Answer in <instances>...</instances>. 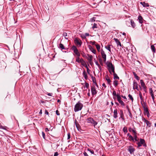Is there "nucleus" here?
Wrapping results in <instances>:
<instances>
[{
    "instance_id": "6e6552de",
    "label": "nucleus",
    "mask_w": 156,
    "mask_h": 156,
    "mask_svg": "<svg viewBox=\"0 0 156 156\" xmlns=\"http://www.w3.org/2000/svg\"><path fill=\"white\" fill-rule=\"evenodd\" d=\"M75 43L77 46H80L82 44V42L81 40L77 38H75L74 40Z\"/></svg>"
},
{
    "instance_id": "a18cd8bd",
    "label": "nucleus",
    "mask_w": 156,
    "mask_h": 156,
    "mask_svg": "<svg viewBox=\"0 0 156 156\" xmlns=\"http://www.w3.org/2000/svg\"><path fill=\"white\" fill-rule=\"evenodd\" d=\"M86 67L87 68V73L89 74H90V70H89V68L87 67V66L86 65Z\"/></svg>"
},
{
    "instance_id": "bb28decb",
    "label": "nucleus",
    "mask_w": 156,
    "mask_h": 156,
    "mask_svg": "<svg viewBox=\"0 0 156 156\" xmlns=\"http://www.w3.org/2000/svg\"><path fill=\"white\" fill-rule=\"evenodd\" d=\"M93 58V56L91 55H88V61L89 62H90L92 60V58Z\"/></svg>"
},
{
    "instance_id": "774afa93",
    "label": "nucleus",
    "mask_w": 156,
    "mask_h": 156,
    "mask_svg": "<svg viewBox=\"0 0 156 156\" xmlns=\"http://www.w3.org/2000/svg\"><path fill=\"white\" fill-rule=\"evenodd\" d=\"M85 35L86 36H89V34H88V33H86L85 34Z\"/></svg>"
},
{
    "instance_id": "6e6d98bb",
    "label": "nucleus",
    "mask_w": 156,
    "mask_h": 156,
    "mask_svg": "<svg viewBox=\"0 0 156 156\" xmlns=\"http://www.w3.org/2000/svg\"><path fill=\"white\" fill-rule=\"evenodd\" d=\"M95 43V41H90V44H92V45H94Z\"/></svg>"
},
{
    "instance_id": "4d7b16f0",
    "label": "nucleus",
    "mask_w": 156,
    "mask_h": 156,
    "mask_svg": "<svg viewBox=\"0 0 156 156\" xmlns=\"http://www.w3.org/2000/svg\"><path fill=\"white\" fill-rule=\"evenodd\" d=\"M49 96H51L52 95V93H49L47 94Z\"/></svg>"
},
{
    "instance_id": "052dcab7",
    "label": "nucleus",
    "mask_w": 156,
    "mask_h": 156,
    "mask_svg": "<svg viewBox=\"0 0 156 156\" xmlns=\"http://www.w3.org/2000/svg\"><path fill=\"white\" fill-rule=\"evenodd\" d=\"M45 114H46L47 115H48V114H49L48 112L46 110L45 111Z\"/></svg>"
},
{
    "instance_id": "f704fd0d",
    "label": "nucleus",
    "mask_w": 156,
    "mask_h": 156,
    "mask_svg": "<svg viewBox=\"0 0 156 156\" xmlns=\"http://www.w3.org/2000/svg\"><path fill=\"white\" fill-rule=\"evenodd\" d=\"M76 128H77L78 130L80 131H81V130H82L80 128V126L78 125H77L76 124Z\"/></svg>"
},
{
    "instance_id": "09e8293b",
    "label": "nucleus",
    "mask_w": 156,
    "mask_h": 156,
    "mask_svg": "<svg viewBox=\"0 0 156 156\" xmlns=\"http://www.w3.org/2000/svg\"><path fill=\"white\" fill-rule=\"evenodd\" d=\"M112 94L114 96H117V94H116V92L114 90L113 91Z\"/></svg>"
},
{
    "instance_id": "473e14b6",
    "label": "nucleus",
    "mask_w": 156,
    "mask_h": 156,
    "mask_svg": "<svg viewBox=\"0 0 156 156\" xmlns=\"http://www.w3.org/2000/svg\"><path fill=\"white\" fill-rule=\"evenodd\" d=\"M114 75V79H119V77L117 76V75L115 73V72L113 73Z\"/></svg>"
},
{
    "instance_id": "9d476101",
    "label": "nucleus",
    "mask_w": 156,
    "mask_h": 156,
    "mask_svg": "<svg viewBox=\"0 0 156 156\" xmlns=\"http://www.w3.org/2000/svg\"><path fill=\"white\" fill-rule=\"evenodd\" d=\"M101 53L102 57L104 59V62H105L106 61V55L105 54L104 51L102 50L101 51Z\"/></svg>"
},
{
    "instance_id": "de8ad7c7",
    "label": "nucleus",
    "mask_w": 156,
    "mask_h": 156,
    "mask_svg": "<svg viewBox=\"0 0 156 156\" xmlns=\"http://www.w3.org/2000/svg\"><path fill=\"white\" fill-rule=\"evenodd\" d=\"M42 136H43V138L45 139V134L43 132H42Z\"/></svg>"
},
{
    "instance_id": "393cba45",
    "label": "nucleus",
    "mask_w": 156,
    "mask_h": 156,
    "mask_svg": "<svg viewBox=\"0 0 156 156\" xmlns=\"http://www.w3.org/2000/svg\"><path fill=\"white\" fill-rule=\"evenodd\" d=\"M133 73L134 76V78L137 80H139V77L135 73L133 72Z\"/></svg>"
},
{
    "instance_id": "37998d69",
    "label": "nucleus",
    "mask_w": 156,
    "mask_h": 156,
    "mask_svg": "<svg viewBox=\"0 0 156 156\" xmlns=\"http://www.w3.org/2000/svg\"><path fill=\"white\" fill-rule=\"evenodd\" d=\"M129 138L130 140L134 141V138L131 135L129 137Z\"/></svg>"
},
{
    "instance_id": "79ce46f5",
    "label": "nucleus",
    "mask_w": 156,
    "mask_h": 156,
    "mask_svg": "<svg viewBox=\"0 0 156 156\" xmlns=\"http://www.w3.org/2000/svg\"><path fill=\"white\" fill-rule=\"evenodd\" d=\"M92 27L93 29H94V28H97V24L95 23H94Z\"/></svg>"
},
{
    "instance_id": "a211bd4d",
    "label": "nucleus",
    "mask_w": 156,
    "mask_h": 156,
    "mask_svg": "<svg viewBox=\"0 0 156 156\" xmlns=\"http://www.w3.org/2000/svg\"><path fill=\"white\" fill-rule=\"evenodd\" d=\"M130 22L132 27L133 28H134L136 27V25L133 21L132 20H130Z\"/></svg>"
},
{
    "instance_id": "a19ab883",
    "label": "nucleus",
    "mask_w": 156,
    "mask_h": 156,
    "mask_svg": "<svg viewBox=\"0 0 156 156\" xmlns=\"http://www.w3.org/2000/svg\"><path fill=\"white\" fill-rule=\"evenodd\" d=\"M123 131L125 133H126L128 131L127 130V129L126 128L124 127L123 129Z\"/></svg>"
},
{
    "instance_id": "5fc2aeb1",
    "label": "nucleus",
    "mask_w": 156,
    "mask_h": 156,
    "mask_svg": "<svg viewBox=\"0 0 156 156\" xmlns=\"http://www.w3.org/2000/svg\"><path fill=\"white\" fill-rule=\"evenodd\" d=\"M58 155V152H55L54 154V156H57Z\"/></svg>"
},
{
    "instance_id": "1a4fd4ad",
    "label": "nucleus",
    "mask_w": 156,
    "mask_h": 156,
    "mask_svg": "<svg viewBox=\"0 0 156 156\" xmlns=\"http://www.w3.org/2000/svg\"><path fill=\"white\" fill-rule=\"evenodd\" d=\"M128 151L130 154H132L135 151V149L133 147L129 146L128 147Z\"/></svg>"
},
{
    "instance_id": "c9c22d12",
    "label": "nucleus",
    "mask_w": 156,
    "mask_h": 156,
    "mask_svg": "<svg viewBox=\"0 0 156 156\" xmlns=\"http://www.w3.org/2000/svg\"><path fill=\"white\" fill-rule=\"evenodd\" d=\"M151 48L152 51L154 52H155V48L154 46L153 45H151Z\"/></svg>"
},
{
    "instance_id": "f8f14e48",
    "label": "nucleus",
    "mask_w": 156,
    "mask_h": 156,
    "mask_svg": "<svg viewBox=\"0 0 156 156\" xmlns=\"http://www.w3.org/2000/svg\"><path fill=\"white\" fill-rule=\"evenodd\" d=\"M111 47H113V46L111 44H108L107 46H105V48L107 49L109 51V52H111Z\"/></svg>"
},
{
    "instance_id": "13d9d810",
    "label": "nucleus",
    "mask_w": 156,
    "mask_h": 156,
    "mask_svg": "<svg viewBox=\"0 0 156 156\" xmlns=\"http://www.w3.org/2000/svg\"><path fill=\"white\" fill-rule=\"evenodd\" d=\"M151 98H152L153 101H154V95L151 96Z\"/></svg>"
},
{
    "instance_id": "69168bd1",
    "label": "nucleus",
    "mask_w": 156,
    "mask_h": 156,
    "mask_svg": "<svg viewBox=\"0 0 156 156\" xmlns=\"http://www.w3.org/2000/svg\"><path fill=\"white\" fill-rule=\"evenodd\" d=\"M39 114H42V110L41 109L40 110V112H39Z\"/></svg>"
},
{
    "instance_id": "e2e57ef3",
    "label": "nucleus",
    "mask_w": 156,
    "mask_h": 156,
    "mask_svg": "<svg viewBox=\"0 0 156 156\" xmlns=\"http://www.w3.org/2000/svg\"><path fill=\"white\" fill-rule=\"evenodd\" d=\"M45 131L46 132L47 131H49V129L48 128H46L45 129Z\"/></svg>"
},
{
    "instance_id": "864d4df0",
    "label": "nucleus",
    "mask_w": 156,
    "mask_h": 156,
    "mask_svg": "<svg viewBox=\"0 0 156 156\" xmlns=\"http://www.w3.org/2000/svg\"><path fill=\"white\" fill-rule=\"evenodd\" d=\"M143 88L145 92H146V87L145 86V87H143Z\"/></svg>"
},
{
    "instance_id": "4c0bfd02",
    "label": "nucleus",
    "mask_w": 156,
    "mask_h": 156,
    "mask_svg": "<svg viewBox=\"0 0 156 156\" xmlns=\"http://www.w3.org/2000/svg\"><path fill=\"white\" fill-rule=\"evenodd\" d=\"M129 131L130 132H131V131H132L134 135H136V131L135 130L132 129L131 130H129Z\"/></svg>"
},
{
    "instance_id": "4be33fe9",
    "label": "nucleus",
    "mask_w": 156,
    "mask_h": 156,
    "mask_svg": "<svg viewBox=\"0 0 156 156\" xmlns=\"http://www.w3.org/2000/svg\"><path fill=\"white\" fill-rule=\"evenodd\" d=\"M83 74L85 79L87 80L88 78V76L87 73L85 71H83Z\"/></svg>"
},
{
    "instance_id": "2f4dec72",
    "label": "nucleus",
    "mask_w": 156,
    "mask_h": 156,
    "mask_svg": "<svg viewBox=\"0 0 156 156\" xmlns=\"http://www.w3.org/2000/svg\"><path fill=\"white\" fill-rule=\"evenodd\" d=\"M139 95L140 98V100H141V102H142V101H143V98H142V94H141V92H140L139 93Z\"/></svg>"
},
{
    "instance_id": "338daca9",
    "label": "nucleus",
    "mask_w": 156,
    "mask_h": 156,
    "mask_svg": "<svg viewBox=\"0 0 156 156\" xmlns=\"http://www.w3.org/2000/svg\"><path fill=\"white\" fill-rule=\"evenodd\" d=\"M0 128L5 129L3 128V127L2 126H0Z\"/></svg>"
},
{
    "instance_id": "39448f33",
    "label": "nucleus",
    "mask_w": 156,
    "mask_h": 156,
    "mask_svg": "<svg viewBox=\"0 0 156 156\" xmlns=\"http://www.w3.org/2000/svg\"><path fill=\"white\" fill-rule=\"evenodd\" d=\"M79 57L77 56L76 58V61L79 63H81L82 65H84L85 64V62L83 60V59L80 58Z\"/></svg>"
},
{
    "instance_id": "cd10ccee",
    "label": "nucleus",
    "mask_w": 156,
    "mask_h": 156,
    "mask_svg": "<svg viewBox=\"0 0 156 156\" xmlns=\"http://www.w3.org/2000/svg\"><path fill=\"white\" fill-rule=\"evenodd\" d=\"M95 45L96 46V48L98 51H100V46L99 44H96Z\"/></svg>"
},
{
    "instance_id": "603ef678",
    "label": "nucleus",
    "mask_w": 156,
    "mask_h": 156,
    "mask_svg": "<svg viewBox=\"0 0 156 156\" xmlns=\"http://www.w3.org/2000/svg\"><path fill=\"white\" fill-rule=\"evenodd\" d=\"M83 154H84V156H89V155L87 154V153L86 152H84L83 153Z\"/></svg>"
},
{
    "instance_id": "0e129e2a",
    "label": "nucleus",
    "mask_w": 156,
    "mask_h": 156,
    "mask_svg": "<svg viewBox=\"0 0 156 156\" xmlns=\"http://www.w3.org/2000/svg\"><path fill=\"white\" fill-rule=\"evenodd\" d=\"M122 97L124 99H126V96H122Z\"/></svg>"
},
{
    "instance_id": "3c124183",
    "label": "nucleus",
    "mask_w": 156,
    "mask_h": 156,
    "mask_svg": "<svg viewBox=\"0 0 156 156\" xmlns=\"http://www.w3.org/2000/svg\"><path fill=\"white\" fill-rule=\"evenodd\" d=\"M56 115H60V113H59V112L58 110H57L56 111Z\"/></svg>"
},
{
    "instance_id": "f3484780",
    "label": "nucleus",
    "mask_w": 156,
    "mask_h": 156,
    "mask_svg": "<svg viewBox=\"0 0 156 156\" xmlns=\"http://www.w3.org/2000/svg\"><path fill=\"white\" fill-rule=\"evenodd\" d=\"M91 79H92V81H93V83H94L95 84L97 87H98V85H97V83H96V78H95V77H94V76H91Z\"/></svg>"
},
{
    "instance_id": "2eb2a0df",
    "label": "nucleus",
    "mask_w": 156,
    "mask_h": 156,
    "mask_svg": "<svg viewBox=\"0 0 156 156\" xmlns=\"http://www.w3.org/2000/svg\"><path fill=\"white\" fill-rule=\"evenodd\" d=\"M138 88V87L137 83L136 82H134L133 83V89H136L137 90Z\"/></svg>"
},
{
    "instance_id": "f03ea898",
    "label": "nucleus",
    "mask_w": 156,
    "mask_h": 156,
    "mask_svg": "<svg viewBox=\"0 0 156 156\" xmlns=\"http://www.w3.org/2000/svg\"><path fill=\"white\" fill-rule=\"evenodd\" d=\"M107 66L108 68V71L110 73H111V71L113 73L115 72L114 67L111 62H109L107 64Z\"/></svg>"
},
{
    "instance_id": "8fccbe9b",
    "label": "nucleus",
    "mask_w": 156,
    "mask_h": 156,
    "mask_svg": "<svg viewBox=\"0 0 156 156\" xmlns=\"http://www.w3.org/2000/svg\"><path fill=\"white\" fill-rule=\"evenodd\" d=\"M70 138V133L67 134V139H69Z\"/></svg>"
},
{
    "instance_id": "5701e85b",
    "label": "nucleus",
    "mask_w": 156,
    "mask_h": 156,
    "mask_svg": "<svg viewBox=\"0 0 156 156\" xmlns=\"http://www.w3.org/2000/svg\"><path fill=\"white\" fill-rule=\"evenodd\" d=\"M145 122H146L147 126L149 127H150L151 126V123L148 120H145Z\"/></svg>"
},
{
    "instance_id": "4468645a",
    "label": "nucleus",
    "mask_w": 156,
    "mask_h": 156,
    "mask_svg": "<svg viewBox=\"0 0 156 156\" xmlns=\"http://www.w3.org/2000/svg\"><path fill=\"white\" fill-rule=\"evenodd\" d=\"M118 112L117 111L116 109L114 111V115L113 117L115 119H116L117 117Z\"/></svg>"
},
{
    "instance_id": "0eeeda50",
    "label": "nucleus",
    "mask_w": 156,
    "mask_h": 156,
    "mask_svg": "<svg viewBox=\"0 0 156 156\" xmlns=\"http://www.w3.org/2000/svg\"><path fill=\"white\" fill-rule=\"evenodd\" d=\"M117 98L119 102L122 106H125V104L121 100V98L119 94H117Z\"/></svg>"
},
{
    "instance_id": "412c9836",
    "label": "nucleus",
    "mask_w": 156,
    "mask_h": 156,
    "mask_svg": "<svg viewBox=\"0 0 156 156\" xmlns=\"http://www.w3.org/2000/svg\"><path fill=\"white\" fill-rule=\"evenodd\" d=\"M90 50L94 54H96V51L91 46L89 47Z\"/></svg>"
},
{
    "instance_id": "423d86ee",
    "label": "nucleus",
    "mask_w": 156,
    "mask_h": 156,
    "mask_svg": "<svg viewBox=\"0 0 156 156\" xmlns=\"http://www.w3.org/2000/svg\"><path fill=\"white\" fill-rule=\"evenodd\" d=\"M117 98L119 102L122 106H125V104L121 100V98L119 94H117Z\"/></svg>"
},
{
    "instance_id": "6ab92c4d",
    "label": "nucleus",
    "mask_w": 156,
    "mask_h": 156,
    "mask_svg": "<svg viewBox=\"0 0 156 156\" xmlns=\"http://www.w3.org/2000/svg\"><path fill=\"white\" fill-rule=\"evenodd\" d=\"M138 19L139 21V22L140 23H142L143 22V18L142 17V16H138Z\"/></svg>"
},
{
    "instance_id": "20e7f679",
    "label": "nucleus",
    "mask_w": 156,
    "mask_h": 156,
    "mask_svg": "<svg viewBox=\"0 0 156 156\" xmlns=\"http://www.w3.org/2000/svg\"><path fill=\"white\" fill-rule=\"evenodd\" d=\"M72 49L73 51L74 52L77 56H80V54L78 51V49L75 46H73L72 47Z\"/></svg>"
},
{
    "instance_id": "c85d7f7f",
    "label": "nucleus",
    "mask_w": 156,
    "mask_h": 156,
    "mask_svg": "<svg viewBox=\"0 0 156 156\" xmlns=\"http://www.w3.org/2000/svg\"><path fill=\"white\" fill-rule=\"evenodd\" d=\"M149 93L151 96L154 95V94L153 93V91L151 88H150L149 89Z\"/></svg>"
},
{
    "instance_id": "f257e3e1",
    "label": "nucleus",
    "mask_w": 156,
    "mask_h": 156,
    "mask_svg": "<svg viewBox=\"0 0 156 156\" xmlns=\"http://www.w3.org/2000/svg\"><path fill=\"white\" fill-rule=\"evenodd\" d=\"M83 107V104L80 101L77 103L75 105L74 108V111L77 112L81 110Z\"/></svg>"
},
{
    "instance_id": "7c9ffc66",
    "label": "nucleus",
    "mask_w": 156,
    "mask_h": 156,
    "mask_svg": "<svg viewBox=\"0 0 156 156\" xmlns=\"http://www.w3.org/2000/svg\"><path fill=\"white\" fill-rule=\"evenodd\" d=\"M97 123H98L97 122L95 121L94 120H93V121L91 123V124H93L94 127L97 124Z\"/></svg>"
},
{
    "instance_id": "a878e982",
    "label": "nucleus",
    "mask_w": 156,
    "mask_h": 156,
    "mask_svg": "<svg viewBox=\"0 0 156 156\" xmlns=\"http://www.w3.org/2000/svg\"><path fill=\"white\" fill-rule=\"evenodd\" d=\"M93 119L91 118H88L87 119V122L88 123H92V122L93 121Z\"/></svg>"
},
{
    "instance_id": "7ed1b4c3",
    "label": "nucleus",
    "mask_w": 156,
    "mask_h": 156,
    "mask_svg": "<svg viewBox=\"0 0 156 156\" xmlns=\"http://www.w3.org/2000/svg\"><path fill=\"white\" fill-rule=\"evenodd\" d=\"M145 141L144 140L142 139H140V141L137 143V147L140 148L139 147H141L142 144L144 147L146 146V144H145Z\"/></svg>"
},
{
    "instance_id": "b1692460",
    "label": "nucleus",
    "mask_w": 156,
    "mask_h": 156,
    "mask_svg": "<svg viewBox=\"0 0 156 156\" xmlns=\"http://www.w3.org/2000/svg\"><path fill=\"white\" fill-rule=\"evenodd\" d=\"M140 83L142 87H145V86H146L145 83L142 80H140Z\"/></svg>"
},
{
    "instance_id": "ea45409f",
    "label": "nucleus",
    "mask_w": 156,
    "mask_h": 156,
    "mask_svg": "<svg viewBox=\"0 0 156 156\" xmlns=\"http://www.w3.org/2000/svg\"><path fill=\"white\" fill-rule=\"evenodd\" d=\"M128 97H129V99H130L132 100V101L133 102V99L132 96L130 94H129L128 95Z\"/></svg>"
},
{
    "instance_id": "ddd939ff",
    "label": "nucleus",
    "mask_w": 156,
    "mask_h": 156,
    "mask_svg": "<svg viewBox=\"0 0 156 156\" xmlns=\"http://www.w3.org/2000/svg\"><path fill=\"white\" fill-rule=\"evenodd\" d=\"M115 41V42L116 43V44L118 46L119 45L120 47L122 46L121 44L120 43V42L119 41L117 38H114V39Z\"/></svg>"
},
{
    "instance_id": "58836bf2",
    "label": "nucleus",
    "mask_w": 156,
    "mask_h": 156,
    "mask_svg": "<svg viewBox=\"0 0 156 156\" xmlns=\"http://www.w3.org/2000/svg\"><path fill=\"white\" fill-rule=\"evenodd\" d=\"M87 151H89L91 154H94V151L88 148L87 149Z\"/></svg>"
},
{
    "instance_id": "bf43d9fd",
    "label": "nucleus",
    "mask_w": 156,
    "mask_h": 156,
    "mask_svg": "<svg viewBox=\"0 0 156 156\" xmlns=\"http://www.w3.org/2000/svg\"><path fill=\"white\" fill-rule=\"evenodd\" d=\"M63 36H65V37L66 36H67V33H64L63 34Z\"/></svg>"
},
{
    "instance_id": "72a5a7b5",
    "label": "nucleus",
    "mask_w": 156,
    "mask_h": 156,
    "mask_svg": "<svg viewBox=\"0 0 156 156\" xmlns=\"http://www.w3.org/2000/svg\"><path fill=\"white\" fill-rule=\"evenodd\" d=\"M118 81L117 80H115L113 81V84L115 87H116L118 85Z\"/></svg>"
},
{
    "instance_id": "e433bc0d",
    "label": "nucleus",
    "mask_w": 156,
    "mask_h": 156,
    "mask_svg": "<svg viewBox=\"0 0 156 156\" xmlns=\"http://www.w3.org/2000/svg\"><path fill=\"white\" fill-rule=\"evenodd\" d=\"M96 20V18L95 17H94L90 19V21L92 22L95 21Z\"/></svg>"
},
{
    "instance_id": "c03bdc74",
    "label": "nucleus",
    "mask_w": 156,
    "mask_h": 156,
    "mask_svg": "<svg viewBox=\"0 0 156 156\" xmlns=\"http://www.w3.org/2000/svg\"><path fill=\"white\" fill-rule=\"evenodd\" d=\"M137 136L136 135H134V140L136 141H138V140L137 139Z\"/></svg>"
},
{
    "instance_id": "dca6fc26",
    "label": "nucleus",
    "mask_w": 156,
    "mask_h": 156,
    "mask_svg": "<svg viewBox=\"0 0 156 156\" xmlns=\"http://www.w3.org/2000/svg\"><path fill=\"white\" fill-rule=\"evenodd\" d=\"M140 3L144 7H148L149 6V5L148 3H146L144 2H140Z\"/></svg>"
},
{
    "instance_id": "9b49d317",
    "label": "nucleus",
    "mask_w": 156,
    "mask_h": 156,
    "mask_svg": "<svg viewBox=\"0 0 156 156\" xmlns=\"http://www.w3.org/2000/svg\"><path fill=\"white\" fill-rule=\"evenodd\" d=\"M91 91L93 95H95L97 93L96 88L94 86H93L91 88Z\"/></svg>"
},
{
    "instance_id": "680f3d73",
    "label": "nucleus",
    "mask_w": 156,
    "mask_h": 156,
    "mask_svg": "<svg viewBox=\"0 0 156 156\" xmlns=\"http://www.w3.org/2000/svg\"><path fill=\"white\" fill-rule=\"evenodd\" d=\"M102 86L104 87L105 88L106 87L105 84V83H103V84H102Z\"/></svg>"
},
{
    "instance_id": "aec40b11",
    "label": "nucleus",
    "mask_w": 156,
    "mask_h": 156,
    "mask_svg": "<svg viewBox=\"0 0 156 156\" xmlns=\"http://www.w3.org/2000/svg\"><path fill=\"white\" fill-rule=\"evenodd\" d=\"M105 79L107 81L108 83L109 84H110L111 81L110 79H109V77L108 76H107L105 77Z\"/></svg>"
},
{
    "instance_id": "49530a36",
    "label": "nucleus",
    "mask_w": 156,
    "mask_h": 156,
    "mask_svg": "<svg viewBox=\"0 0 156 156\" xmlns=\"http://www.w3.org/2000/svg\"><path fill=\"white\" fill-rule=\"evenodd\" d=\"M85 87L87 88H88V87H89V84L87 83H85Z\"/></svg>"
},
{
    "instance_id": "c756f323",
    "label": "nucleus",
    "mask_w": 156,
    "mask_h": 156,
    "mask_svg": "<svg viewBox=\"0 0 156 156\" xmlns=\"http://www.w3.org/2000/svg\"><path fill=\"white\" fill-rule=\"evenodd\" d=\"M59 47L62 49H65V48H64V45H63V44H62L61 43H60L59 44Z\"/></svg>"
}]
</instances>
